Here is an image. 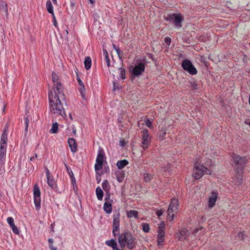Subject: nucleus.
<instances>
[{
    "mask_svg": "<svg viewBox=\"0 0 250 250\" xmlns=\"http://www.w3.org/2000/svg\"><path fill=\"white\" fill-rule=\"evenodd\" d=\"M54 86V91H49L48 94L50 108L54 114L63 117L65 116V113L62 105L63 103L66 104L63 88L61 82L55 83Z\"/></svg>",
    "mask_w": 250,
    "mask_h": 250,
    "instance_id": "nucleus-1",
    "label": "nucleus"
},
{
    "mask_svg": "<svg viewBox=\"0 0 250 250\" xmlns=\"http://www.w3.org/2000/svg\"><path fill=\"white\" fill-rule=\"evenodd\" d=\"M118 242L122 248L132 250L136 246L137 239L131 232L125 231L119 235Z\"/></svg>",
    "mask_w": 250,
    "mask_h": 250,
    "instance_id": "nucleus-2",
    "label": "nucleus"
},
{
    "mask_svg": "<svg viewBox=\"0 0 250 250\" xmlns=\"http://www.w3.org/2000/svg\"><path fill=\"white\" fill-rule=\"evenodd\" d=\"M165 20L170 22H173L174 26L177 28L182 27V22L184 21V18L180 13H173L168 14L165 17Z\"/></svg>",
    "mask_w": 250,
    "mask_h": 250,
    "instance_id": "nucleus-3",
    "label": "nucleus"
},
{
    "mask_svg": "<svg viewBox=\"0 0 250 250\" xmlns=\"http://www.w3.org/2000/svg\"><path fill=\"white\" fill-rule=\"evenodd\" d=\"M182 67L190 75H193L197 73V69L189 60H184L182 63Z\"/></svg>",
    "mask_w": 250,
    "mask_h": 250,
    "instance_id": "nucleus-4",
    "label": "nucleus"
},
{
    "mask_svg": "<svg viewBox=\"0 0 250 250\" xmlns=\"http://www.w3.org/2000/svg\"><path fill=\"white\" fill-rule=\"evenodd\" d=\"M205 167L203 165H199L197 162L195 163L192 173L194 178L196 180L201 178L204 175L203 169L205 170Z\"/></svg>",
    "mask_w": 250,
    "mask_h": 250,
    "instance_id": "nucleus-5",
    "label": "nucleus"
},
{
    "mask_svg": "<svg viewBox=\"0 0 250 250\" xmlns=\"http://www.w3.org/2000/svg\"><path fill=\"white\" fill-rule=\"evenodd\" d=\"M120 214L118 211L113 216V230L112 233L114 236H116L119 234L120 231Z\"/></svg>",
    "mask_w": 250,
    "mask_h": 250,
    "instance_id": "nucleus-6",
    "label": "nucleus"
},
{
    "mask_svg": "<svg viewBox=\"0 0 250 250\" xmlns=\"http://www.w3.org/2000/svg\"><path fill=\"white\" fill-rule=\"evenodd\" d=\"M41 192L39 187L35 185L34 187V200L35 208L37 210L41 208Z\"/></svg>",
    "mask_w": 250,
    "mask_h": 250,
    "instance_id": "nucleus-7",
    "label": "nucleus"
},
{
    "mask_svg": "<svg viewBox=\"0 0 250 250\" xmlns=\"http://www.w3.org/2000/svg\"><path fill=\"white\" fill-rule=\"evenodd\" d=\"M104 156L103 150L101 148L99 149L94 166L96 171H99L102 168Z\"/></svg>",
    "mask_w": 250,
    "mask_h": 250,
    "instance_id": "nucleus-8",
    "label": "nucleus"
},
{
    "mask_svg": "<svg viewBox=\"0 0 250 250\" xmlns=\"http://www.w3.org/2000/svg\"><path fill=\"white\" fill-rule=\"evenodd\" d=\"M231 157L235 164L237 165V168L243 169L247 162L246 158L245 157H241L235 153H232Z\"/></svg>",
    "mask_w": 250,
    "mask_h": 250,
    "instance_id": "nucleus-9",
    "label": "nucleus"
},
{
    "mask_svg": "<svg viewBox=\"0 0 250 250\" xmlns=\"http://www.w3.org/2000/svg\"><path fill=\"white\" fill-rule=\"evenodd\" d=\"M142 146L144 149H145L148 147V146L150 142L151 137L148 133V131L146 129L143 130L142 131Z\"/></svg>",
    "mask_w": 250,
    "mask_h": 250,
    "instance_id": "nucleus-10",
    "label": "nucleus"
},
{
    "mask_svg": "<svg viewBox=\"0 0 250 250\" xmlns=\"http://www.w3.org/2000/svg\"><path fill=\"white\" fill-rule=\"evenodd\" d=\"M145 64L143 62H139L132 69L131 72L135 76H139L144 72Z\"/></svg>",
    "mask_w": 250,
    "mask_h": 250,
    "instance_id": "nucleus-11",
    "label": "nucleus"
},
{
    "mask_svg": "<svg viewBox=\"0 0 250 250\" xmlns=\"http://www.w3.org/2000/svg\"><path fill=\"white\" fill-rule=\"evenodd\" d=\"M217 192L215 191H212L211 193V196L209 197L208 199V206L209 208H212L214 206L217 198Z\"/></svg>",
    "mask_w": 250,
    "mask_h": 250,
    "instance_id": "nucleus-12",
    "label": "nucleus"
},
{
    "mask_svg": "<svg viewBox=\"0 0 250 250\" xmlns=\"http://www.w3.org/2000/svg\"><path fill=\"white\" fill-rule=\"evenodd\" d=\"M179 207L178 201L175 198H173L171 200V201L169 204L168 208V211H171V212H176Z\"/></svg>",
    "mask_w": 250,
    "mask_h": 250,
    "instance_id": "nucleus-13",
    "label": "nucleus"
},
{
    "mask_svg": "<svg viewBox=\"0 0 250 250\" xmlns=\"http://www.w3.org/2000/svg\"><path fill=\"white\" fill-rule=\"evenodd\" d=\"M177 235L178 239L181 241H183L188 236V232L186 229H183L177 233Z\"/></svg>",
    "mask_w": 250,
    "mask_h": 250,
    "instance_id": "nucleus-14",
    "label": "nucleus"
},
{
    "mask_svg": "<svg viewBox=\"0 0 250 250\" xmlns=\"http://www.w3.org/2000/svg\"><path fill=\"white\" fill-rule=\"evenodd\" d=\"M45 169L46 171L47 184L50 187L53 188L55 185V181L53 178L51 177L49 169L47 167H45Z\"/></svg>",
    "mask_w": 250,
    "mask_h": 250,
    "instance_id": "nucleus-15",
    "label": "nucleus"
},
{
    "mask_svg": "<svg viewBox=\"0 0 250 250\" xmlns=\"http://www.w3.org/2000/svg\"><path fill=\"white\" fill-rule=\"evenodd\" d=\"M68 143L71 151L75 152L77 150V146L74 139L69 138L68 140Z\"/></svg>",
    "mask_w": 250,
    "mask_h": 250,
    "instance_id": "nucleus-16",
    "label": "nucleus"
},
{
    "mask_svg": "<svg viewBox=\"0 0 250 250\" xmlns=\"http://www.w3.org/2000/svg\"><path fill=\"white\" fill-rule=\"evenodd\" d=\"M8 127H4L1 136L0 143L2 144H6L7 142Z\"/></svg>",
    "mask_w": 250,
    "mask_h": 250,
    "instance_id": "nucleus-17",
    "label": "nucleus"
},
{
    "mask_svg": "<svg viewBox=\"0 0 250 250\" xmlns=\"http://www.w3.org/2000/svg\"><path fill=\"white\" fill-rule=\"evenodd\" d=\"M0 12L4 13L6 15H7L8 13L7 4L2 0H0Z\"/></svg>",
    "mask_w": 250,
    "mask_h": 250,
    "instance_id": "nucleus-18",
    "label": "nucleus"
},
{
    "mask_svg": "<svg viewBox=\"0 0 250 250\" xmlns=\"http://www.w3.org/2000/svg\"><path fill=\"white\" fill-rule=\"evenodd\" d=\"M77 81H78V82L80 85V86L79 91H80V92L81 93L82 97L83 98H84V95L83 93L85 91L84 85V84L83 83V82L81 81V80L78 74H77Z\"/></svg>",
    "mask_w": 250,
    "mask_h": 250,
    "instance_id": "nucleus-19",
    "label": "nucleus"
},
{
    "mask_svg": "<svg viewBox=\"0 0 250 250\" xmlns=\"http://www.w3.org/2000/svg\"><path fill=\"white\" fill-rule=\"evenodd\" d=\"M116 177L117 180L119 182L121 183L123 182L125 178V172L124 171H119L115 173Z\"/></svg>",
    "mask_w": 250,
    "mask_h": 250,
    "instance_id": "nucleus-20",
    "label": "nucleus"
},
{
    "mask_svg": "<svg viewBox=\"0 0 250 250\" xmlns=\"http://www.w3.org/2000/svg\"><path fill=\"white\" fill-rule=\"evenodd\" d=\"M105 244L108 246L111 247L114 250H119V249L117 247V243L114 239L106 241Z\"/></svg>",
    "mask_w": 250,
    "mask_h": 250,
    "instance_id": "nucleus-21",
    "label": "nucleus"
},
{
    "mask_svg": "<svg viewBox=\"0 0 250 250\" xmlns=\"http://www.w3.org/2000/svg\"><path fill=\"white\" fill-rule=\"evenodd\" d=\"M152 123L146 117L142 118L138 122V125H152Z\"/></svg>",
    "mask_w": 250,
    "mask_h": 250,
    "instance_id": "nucleus-22",
    "label": "nucleus"
},
{
    "mask_svg": "<svg viewBox=\"0 0 250 250\" xmlns=\"http://www.w3.org/2000/svg\"><path fill=\"white\" fill-rule=\"evenodd\" d=\"M104 210L107 214L112 212V205L111 203L105 202L104 205Z\"/></svg>",
    "mask_w": 250,
    "mask_h": 250,
    "instance_id": "nucleus-23",
    "label": "nucleus"
},
{
    "mask_svg": "<svg viewBox=\"0 0 250 250\" xmlns=\"http://www.w3.org/2000/svg\"><path fill=\"white\" fill-rule=\"evenodd\" d=\"M128 164V162L125 160L118 161L117 163V166L119 169H122Z\"/></svg>",
    "mask_w": 250,
    "mask_h": 250,
    "instance_id": "nucleus-24",
    "label": "nucleus"
},
{
    "mask_svg": "<svg viewBox=\"0 0 250 250\" xmlns=\"http://www.w3.org/2000/svg\"><path fill=\"white\" fill-rule=\"evenodd\" d=\"M165 224L164 221H162L159 224L158 230V234H165V229L166 228L165 227Z\"/></svg>",
    "mask_w": 250,
    "mask_h": 250,
    "instance_id": "nucleus-25",
    "label": "nucleus"
},
{
    "mask_svg": "<svg viewBox=\"0 0 250 250\" xmlns=\"http://www.w3.org/2000/svg\"><path fill=\"white\" fill-rule=\"evenodd\" d=\"M96 194L99 200H102L103 198L104 192L100 187H98L96 189Z\"/></svg>",
    "mask_w": 250,
    "mask_h": 250,
    "instance_id": "nucleus-26",
    "label": "nucleus"
},
{
    "mask_svg": "<svg viewBox=\"0 0 250 250\" xmlns=\"http://www.w3.org/2000/svg\"><path fill=\"white\" fill-rule=\"evenodd\" d=\"M166 134V127L163 126L161 129L159 130L158 133V139L160 140H162L164 139V136Z\"/></svg>",
    "mask_w": 250,
    "mask_h": 250,
    "instance_id": "nucleus-27",
    "label": "nucleus"
},
{
    "mask_svg": "<svg viewBox=\"0 0 250 250\" xmlns=\"http://www.w3.org/2000/svg\"><path fill=\"white\" fill-rule=\"evenodd\" d=\"M127 216L128 218H138V212L135 210H131L127 212Z\"/></svg>",
    "mask_w": 250,
    "mask_h": 250,
    "instance_id": "nucleus-28",
    "label": "nucleus"
},
{
    "mask_svg": "<svg viewBox=\"0 0 250 250\" xmlns=\"http://www.w3.org/2000/svg\"><path fill=\"white\" fill-rule=\"evenodd\" d=\"M84 63L85 68L86 70H88L90 68L91 65V60L90 57H85Z\"/></svg>",
    "mask_w": 250,
    "mask_h": 250,
    "instance_id": "nucleus-29",
    "label": "nucleus"
},
{
    "mask_svg": "<svg viewBox=\"0 0 250 250\" xmlns=\"http://www.w3.org/2000/svg\"><path fill=\"white\" fill-rule=\"evenodd\" d=\"M102 188L105 192H108L110 188V186L108 181L107 180H104L102 183Z\"/></svg>",
    "mask_w": 250,
    "mask_h": 250,
    "instance_id": "nucleus-30",
    "label": "nucleus"
},
{
    "mask_svg": "<svg viewBox=\"0 0 250 250\" xmlns=\"http://www.w3.org/2000/svg\"><path fill=\"white\" fill-rule=\"evenodd\" d=\"M46 8L48 13L53 15V8L50 0H47L46 2Z\"/></svg>",
    "mask_w": 250,
    "mask_h": 250,
    "instance_id": "nucleus-31",
    "label": "nucleus"
},
{
    "mask_svg": "<svg viewBox=\"0 0 250 250\" xmlns=\"http://www.w3.org/2000/svg\"><path fill=\"white\" fill-rule=\"evenodd\" d=\"M52 77L54 84H55V83H57V82H61V81L59 79L58 75L55 72H52Z\"/></svg>",
    "mask_w": 250,
    "mask_h": 250,
    "instance_id": "nucleus-32",
    "label": "nucleus"
},
{
    "mask_svg": "<svg viewBox=\"0 0 250 250\" xmlns=\"http://www.w3.org/2000/svg\"><path fill=\"white\" fill-rule=\"evenodd\" d=\"M164 235L158 234L157 242L159 246L162 245L164 241Z\"/></svg>",
    "mask_w": 250,
    "mask_h": 250,
    "instance_id": "nucleus-33",
    "label": "nucleus"
},
{
    "mask_svg": "<svg viewBox=\"0 0 250 250\" xmlns=\"http://www.w3.org/2000/svg\"><path fill=\"white\" fill-rule=\"evenodd\" d=\"M153 176L148 173H145L144 175V180L146 182H149L152 178Z\"/></svg>",
    "mask_w": 250,
    "mask_h": 250,
    "instance_id": "nucleus-34",
    "label": "nucleus"
},
{
    "mask_svg": "<svg viewBox=\"0 0 250 250\" xmlns=\"http://www.w3.org/2000/svg\"><path fill=\"white\" fill-rule=\"evenodd\" d=\"M119 70H120V77L121 78L124 80L125 79L126 77H125V68H123V67H120L119 68Z\"/></svg>",
    "mask_w": 250,
    "mask_h": 250,
    "instance_id": "nucleus-35",
    "label": "nucleus"
},
{
    "mask_svg": "<svg viewBox=\"0 0 250 250\" xmlns=\"http://www.w3.org/2000/svg\"><path fill=\"white\" fill-rule=\"evenodd\" d=\"M64 164L65 167V168L67 170V171L69 175L70 176V178H73L74 175L72 170L68 167V165L64 163Z\"/></svg>",
    "mask_w": 250,
    "mask_h": 250,
    "instance_id": "nucleus-36",
    "label": "nucleus"
},
{
    "mask_svg": "<svg viewBox=\"0 0 250 250\" xmlns=\"http://www.w3.org/2000/svg\"><path fill=\"white\" fill-rule=\"evenodd\" d=\"M143 230L145 232L147 233L149 232L150 228L149 225L147 223H144L142 224Z\"/></svg>",
    "mask_w": 250,
    "mask_h": 250,
    "instance_id": "nucleus-37",
    "label": "nucleus"
},
{
    "mask_svg": "<svg viewBox=\"0 0 250 250\" xmlns=\"http://www.w3.org/2000/svg\"><path fill=\"white\" fill-rule=\"evenodd\" d=\"M174 212H171V211H168L167 210V219L170 221H172L174 217Z\"/></svg>",
    "mask_w": 250,
    "mask_h": 250,
    "instance_id": "nucleus-38",
    "label": "nucleus"
},
{
    "mask_svg": "<svg viewBox=\"0 0 250 250\" xmlns=\"http://www.w3.org/2000/svg\"><path fill=\"white\" fill-rule=\"evenodd\" d=\"M6 144H2L0 143V153H5L6 150Z\"/></svg>",
    "mask_w": 250,
    "mask_h": 250,
    "instance_id": "nucleus-39",
    "label": "nucleus"
},
{
    "mask_svg": "<svg viewBox=\"0 0 250 250\" xmlns=\"http://www.w3.org/2000/svg\"><path fill=\"white\" fill-rule=\"evenodd\" d=\"M189 83L190 86L193 90H197L198 89V84L195 82L190 81Z\"/></svg>",
    "mask_w": 250,
    "mask_h": 250,
    "instance_id": "nucleus-40",
    "label": "nucleus"
},
{
    "mask_svg": "<svg viewBox=\"0 0 250 250\" xmlns=\"http://www.w3.org/2000/svg\"><path fill=\"white\" fill-rule=\"evenodd\" d=\"M7 222L8 223V224L10 225V227L12 226H14V221L12 217H8L7 218Z\"/></svg>",
    "mask_w": 250,
    "mask_h": 250,
    "instance_id": "nucleus-41",
    "label": "nucleus"
},
{
    "mask_svg": "<svg viewBox=\"0 0 250 250\" xmlns=\"http://www.w3.org/2000/svg\"><path fill=\"white\" fill-rule=\"evenodd\" d=\"M58 130V126H52L51 129L49 130L51 133H56Z\"/></svg>",
    "mask_w": 250,
    "mask_h": 250,
    "instance_id": "nucleus-42",
    "label": "nucleus"
},
{
    "mask_svg": "<svg viewBox=\"0 0 250 250\" xmlns=\"http://www.w3.org/2000/svg\"><path fill=\"white\" fill-rule=\"evenodd\" d=\"M11 228H12V229L14 233L16 234H19V230L18 228L15 225L11 226Z\"/></svg>",
    "mask_w": 250,
    "mask_h": 250,
    "instance_id": "nucleus-43",
    "label": "nucleus"
},
{
    "mask_svg": "<svg viewBox=\"0 0 250 250\" xmlns=\"http://www.w3.org/2000/svg\"><path fill=\"white\" fill-rule=\"evenodd\" d=\"M164 41H165V43L167 45H169L170 43H171V38L170 37H167L165 38L164 39Z\"/></svg>",
    "mask_w": 250,
    "mask_h": 250,
    "instance_id": "nucleus-44",
    "label": "nucleus"
},
{
    "mask_svg": "<svg viewBox=\"0 0 250 250\" xmlns=\"http://www.w3.org/2000/svg\"><path fill=\"white\" fill-rule=\"evenodd\" d=\"M205 169H203V174H208V175H210L211 173H212V171L208 168H207L206 167H205Z\"/></svg>",
    "mask_w": 250,
    "mask_h": 250,
    "instance_id": "nucleus-45",
    "label": "nucleus"
},
{
    "mask_svg": "<svg viewBox=\"0 0 250 250\" xmlns=\"http://www.w3.org/2000/svg\"><path fill=\"white\" fill-rule=\"evenodd\" d=\"M244 235V232H240L238 234V238L241 240H243Z\"/></svg>",
    "mask_w": 250,
    "mask_h": 250,
    "instance_id": "nucleus-46",
    "label": "nucleus"
},
{
    "mask_svg": "<svg viewBox=\"0 0 250 250\" xmlns=\"http://www.w3.org/2000/svg\"><path fill=\"white\" fill-rule=\"evenodd\" d=\"M105 61L106 62L107 66L108 67H109L110 65V59H109V56L105 57Z\"/></svg>",
    "mask_w": 250,
    "mask_h": 250,
    "instance_id": "nucleus-47",
    "label": "nucleus"
},
{
    "mask_svg": "<svg viewBox=\"0 0 250 250\" xmlns=\"http://www.w3.org/2000/svg\"><path fill=\"white\" fill-rule=\"evenodd\" d=\"M70 2L71 8L72 10H73L74 9V6L75 5L76 0H70Z\"/></svg>",
    "mask_w": 250,
    "mask_h": 250,
    "instance_id": "nucleus-48",
    "label": "nucleus"
},
{
    "mask_svg": "<svg viewBox=\"0 0 250 250\" xmlns=\"http://www.w3.org/2000/svg\"><path fill=\"white\" fill-rule=\"evenodd\" d=\"M163 212H164V210L162 209L158 210L156 211V214L158 216H160L161 215H162L163 214Z\"/></svg>",
    "mask_w": 250,
    "mask_h": 250,
    "instance_id": "nucleus-49",
    "label": "nucleus"
},
{
    "mask_svg": "<svg viewBox=\"0 0 250 250\" xmlns=\"http://www.w3.org/2000/svg\"><path fill=\"white\" fill-rule=\"evenodd\" d=\"M115 51L116 52V53H117L120 59H121V57L120 56V53L121 52V51H120V49L119 48H115Z\"/></svg>",
    "mask_w": 250,
    "mask_h": 250,
    "instance_id": "nucleus-50",
    "label": "nucleus"
},
{
    "mask_svg": "<svg viewBox=\"0 0 250 250\" xmlns=\"http://www.w3.org/2000/svg\"><path fill=\"white\" fill-rule=\"evenodd\" d=\"M120 145L122 146H124L125 145V142L124 140H121L120 141Z\"/></svg>",
    "mask_w": 250,
    "mask_h": 250,
    "instance_id": "nucleus-51",
    "label": "nucleus"
},
{
    "mask_svg": "<svg viewBox=\"0 0 250 250\" xmlns=\"http://www.w3.org/2000/svg\"><path fill=\"white\" fill-rule=\"evenodd\" d=\"M103 54L104 56V57L108 56L107 51L105 49H103Z\"/></svg>",
    "mask_w": 250,
    "mask_h": 250,
    "instance_id": "nucleus-52",
    "label": "nucleus"
},
{
    "mask_svg": "<svg viewBox=\"0 0 250 250\" xmlns=\"http://www.w3.org/2000/svg\"><path fill=\"white\" fill-rule=\"evenodd\" d=\"M49 248L51 250H57V248L53 246V244L51 245H49Z\"/></svg>",
    "mask_w": 250,
    "mask_h": 250,
    "instance_id": "nucleus-53",
    "label": "nucleus"
},
{
    "mask_svg": "<svg viewBox=\"0 0 250 250\" xmlns=\"http://www.w3.org/2000/svg\"><path fill=\"white\" fill-rule=\"evenodd\" d=\"M0 162L2 165H3L4 164L5 162V159L4 158H0Z\"/></svg>",
    "mask_w": 250,
    "mask_h": 250,
    "instance_id": "nucleus-54",
    "label": "nucleus"
},
{
    "mask_svg": "<svg viewBox=\"0 0 250 250\" xmlns=\"http://www.w3.org/2000/svg\"><path fill=\"white\" fill-rule=\"evenodd\" d=\"M116 83L115 82H113V90L114 91L116 90V88L120 89L121 88V86H117V87H115Z\"/></svg>",
    "mask_w": 250,
    "mask_h": 250,
    "instance_id": "nucleus-55",
    "label": "nucleus"
},
{
    "mask_svg": "<svg viewBox=\"0 0 250 250\" xmlns=\"http://www.w3.org/2000/svg\"><path fill=\"white\" fill-rule=\"evenodd\" d=\"M110 198V194H106V195L105 197V200L106 201V202H108V200Z\"/></svg>",
    "mask_w": 250,
    "mask_h": 250,
    "instance_id": "nucleus-56",
    "label": "nucleus"
},
{
    "mask_svg": "<svg viewBox=\"0 0 250 250\" xmlns=\"http://www.w3.org/2000/svg\"><path fill=\"white\" fill-rule=\"evenodd\" d=\"M25 125H28L29 124V120L27 118H25Z\"/></svg>",
    "mask_w": 250,
    "mask_h": 250,
    "instance_id": "nucleus-57",
    "label": "nucleus"
},
{
    "mask_svg": "<svg viewBox=\"0 0 250 250\" xmlns=\"http://www.w3.org/2000/svg\"><path fill=\"white\" fill-rule=\"evenodd\" d=\"M48 242L49 243V245H51L53 243V240L52 238H49L48 239Z\"/></svg>",
    "mask_w": 250,
    "mask_h": 250,
    "instance_id": "nucleus-58",
    "label": "nucleus"
},
{
    "mask_svg": "<svg viewBox=\"0 0 250 250\" xmlns=\"http://www.w3.org/2000/svg\"><path fill=\"white\" fill-rule=\"evenodd\" d=\"M53 25L55 26V27H58V23L57 22V20L53 21Z\"/></svg>",
    "mask_w": 250,
    "mask_h": 250,
    "instance_id": "nucleus-59",
    "label": "nucleus"
},
{
    "mask_svg": "<svg viewBox=\"0 0 250 250\" xmlns=\"http://www.w3.org/2000/svg\"><path fill=\"white\" fill-rule=\"evenodd\" d=\"M71 178L73 184L74 185L75 184H76V180H75L74 176L73 177V178Z\"/></svg>",
    "mask_w": 250,
    "mask_h": 250,
    "instance_id": "nucleus-60",
    "label": "nucleus"
},
{
    "mask_svg": "<svg viewBox=\"0 0 250 250\" xmlns=\"http://www.w3.org/2000/svg\"><path fill=\"white\" fill-rule=\"evenodd\" d=\"M202 229V228H200V229H195L194 230V233H196V232H198L200 229Z\"/></svg>",
    "mask_w": 250,
    "mask_h": 250,
    "instance_id": "nucleus-61",
    "label": "nucleus"
},
{
    "mask_svg": "<svg viewBox=\"0 0 250 250\" xmlns=\"http://www.w3.org/2000/svg\"><path fill=\"white\" fill-rule=\"evenodd\" d=\"M54 224H51V229H52V231H54Z\"/></svg>",
    "mask_w": 250,
    "mask_h": 250,
    "instance_id": "nucleus-62",
    "label": "nucleus"
},
{
    "mask_svg": "<svg viewBox=\"0 0 250 250\" xmlns=\"http://www.w3.org/2000/svg\"><path fill=\"white\" fill-rule=\"evenodd\" d=\"M5 153H0V158H3Z\"/></svg>",
    "mask_w": 250,
    "mask_h": 250,
    "instance_id": "nucleus-63",
    "label": "nucleus"
},
{
    "mask_svg": "<svg viewBox=\"0 0 250 250\" xmlns=\"http://www.w3.org/2000/svg\"><path fill=\"white\" fill-rule=\"evenodd\" d=\"M91 3L93 4L95 2V0H89Z\"/></svg>",
    "mask_w": 250,
    "mask_h": 250,
    "instance_id": "nucleus-64",
    "label": "nucleus"
}]
</instances>
